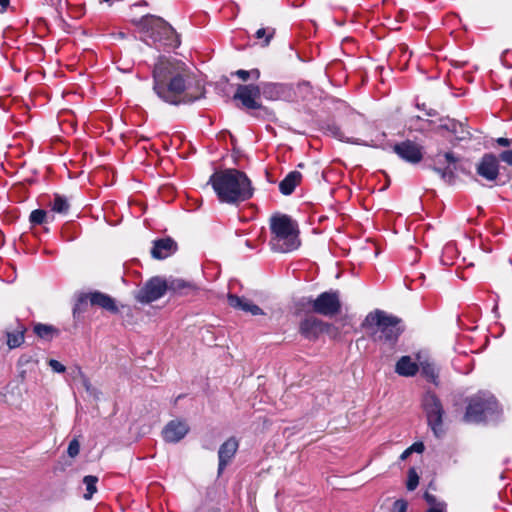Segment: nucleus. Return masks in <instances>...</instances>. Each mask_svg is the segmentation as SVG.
<instances>
[{
    "mask_svg": "<svg viewBox=\"0 0 512 512\" xmlns=\"http://www.w3.org/2000/svg\"><path fill=\"white\" fill-rule=\"evenodd\" d=\"M152 76L153 91L168 104H190L204 97L203 84L192 77L180 61L160 57Z\"/></svg>",
    "mask_w": 512,
    "mask_h": 512,
    "instance_id": "obj_1",
    "label": "nucleus"
},
{
    "mask_svg": "<svg viewBox=\"0 0 512 512\" xmlns=\"http://www.w3.org/2000/svg\"><path fill=\"white\" fill-rule=\"evenodd\" d=\"M220 202L238 204L253 195L251 181L247 175L237 169H225L214 172L209 179Z\"/></svg>",
    "mask_w": 512,
    "mask_h": 512,
    "instance_id": "obj_2",
    "label": "nucleus"
},
{
    "mask_svg": "<svg viewBox=\"0 0 512 512\" xmlns=\"http://www.w3.org/2000/svg\"><path fill=\"white\" fill-rule=\"evenodd\" d=\"M363 327L371 331V336L375 342L388 349L395 346L404 330L400 318L379 309L370 312L366 316Z\"/></svg>",
    "mask_w": 512,
    "mask_h": 512,
    "instance_id": "obj_3",
    "label": "nucleus"
},
{
    "mask_svg": "<svg viewBox=\"0 0 512 512\" xmlns=\"http://www.w3.org/2000/svg\"><path fill=\"white\" fill-rule=\"evenodd\" d=\"M270 245L276 252L287 253L298 249L301 242L299 228L295 220L285 214L275 215L270 219Z\"/></svg>",
    "mask_w": 512,
    "mask_h": 512,
    "instance_id": "obj_4",
    "label": "nucleus"
},
{
    "mask_svg": "<svg viewBox=\"0 0 512 512\" xmlns=\"http://www.w3.org/2000/svg\"><path fill=\"white\" fill-rule=\"evenodd\" d=\"M147 28V36L156 47L175 48L180 41L175 30L167 22L155 16H146L143 19Z\"/></svg>",
    "mask_w": 512,
    "mask_h": 512,
    "instance_id": "obj_5",
    "label": "nucleus"
},
{
    "mask_svg": "<svg viewBox=\"0 0 512 512\" xmlns=\"http://www.w3.org/2000/svg\"><path fill=\"white\" fill-rule=\"evenodd\" d=\"M499 413L497 400L493 396L476 395L470 398L464 420L468 423H479Z\"/></svg>",
    "mask_w": 512,
    "mask_h": 512,
    "instance_id": "obj_6",
    "label": "nucleus"
},
{
    "mask_svg": "<svg viewBox=\"0 0 512 512\" xmlns=\"http://www.w3.org/2000/svg\"><path fill=\"white\" fill-rule=\"evenodd\" d=\"M422 406L426 414L428 426L433 434L440 438L444 435L443 427L444 409L441 400L432 392H427L422 399Z\"/></svg>",
    "mask_w": 512,
    "mask_h": 512,
    "instance_id": "obj_7",
    "label": "nucleus"
},
{
    "mask_svg": "<svg viewBox=\"0 0 512 512\" xmlns=\"http://www.w3.org/2000/svg\"><path fill=\"white\" fill-rule=\"evenodd\" d=\"M308 305L316 314L334 317L341 312L342 308L340 292L338 290L322 292L315 299L309 298Z\"/></svg>",
    "mask_w": 512,
    "mask_h": 512,
    "instance_id": "obj_8",
    "label": "nucleus"
},
{
    "mask_svg": "<svg viewBox=\"0 0 512 512\" xmlns=\"http://www.w3.org/2000/svg\"><path fill=\"white\" fill-rule=\"evenodd\" d=\"M88 302H90L91 305L99 306L102 309L107 310L108 312L113 314H116L119 311L114 298H112L108 294L95 291L91 293L82 294L79 296L78 301L73 308L74 317L84 312V306Z\"/></svg>",
    "mask_w": 512,
    "mask_h": 512,
    "instance_id": "obj_9",
    "label": "nucleus"
},
{
    "mask_svg": "<svg viewBox=\"0 0 512 512\" xmlns=\"http://www.w3.org/2000/svg\"><path fill=\"white\" fill-rule=\"evenodd\" d=\"M457 161V157L452 152L438 153L432 158V169L445 183L452 184L455 181Z\"/></svg>",
    "mask_w": 512,
    "mask_h": 512,
    "instance_id": "obj_10",
    "label": "nucleus"
},
{
    "mask_svg": "<svg viewBox=\"0 0 512 512\" xmlns=\"http://www.w3.org/2000/svg\"><path fill=\"white\" fill-rule=\"evenodd\" d=\"M167 292L166 280L155 276L149 279L136 293L135 298L142 304H149L165 295Z\"/></svg>",
    "mask_w": 512,
    "mask_h": 512,
    "instance_id": "obj_11",
    "label": "nucleus"
},
{
    "mask_svg": "<svg viewBox=\"0 0 512 512\" xmlns=\"http://www.w3.org/2000/svg\"><path fill=\"white\" fill-rule=\"evenodd\" d=\"M261 90L258 85L240 84L236 88L234 100L241 102L243 108L247 110H257L262 108L260 102Z\"/></svg>",
    "mask_w": 512,
    "mask_h": 512,
    "instance_id": "obj_12",
    "label": "nucleus"
},
{
    "mask_svg": "<svg viewBox=\"0 0 512 512\" xmlns=\"http://www.w3.org/2000/svg\"><path fill=\"white\" fill-rule=\"evenodd\" d=\"M393 151L403 160L411 164L419 163L423 158V148L410 140L397 143L393 146Z\"/></svg>",
    "mask_w": 512,
    "mask_h": 512,
    "instance_id": "obj_13",
    "label": "nucleus"
},
{
    "mask_svg": "<svg viewBox=\"0 0 512 512\" xmlns=\"http://www.w3.org/2000/svg\"><path fill=\"white\" fill-rule=\"evenodd\" d=\"M329 324L314 315L306 316L299 325L301 335L309 340H315L329 328Z\"/></svg>",
    "mask_w": 512,
    "mask_h": 512,
    "instance_id": "obj_14",
    "label": "nucleus"
},
{
    "mask_svg": "<svg viewBox=\"0 0 512 512\" xmlns=\"http://www.w3.org/2000/svg\"><path fill=\"white\" fill-rule=\"evenodd\" d=\"M477 174L492 182L499 175V159L492 153L484 154L476 167Z\"/></svg>",
    "mask_w": 512,
    "mask_h": 512,
    "instance_id": "obj_15",
    "label": "nucleus"
},
{
    "mask_svg": "<svg viewBox=\"0 0 512 512\" xmlns=\"http://www.w3.org/2000/svg\"><path fill=\"white\" fill-rule=\"evenodd\" d=\"M189 429L185 421L172 420L167 423L162 431L163 439L168 443H177L187 435Z\"/></svg>",
    "mask_w": 512,
    "mask_h": 512,
    "instance_id": "obj_16",
    "label": "nucleus"
},
{
    "mask_svg": "<svg viewBox=\"0 0 512 512\" xmlns=\"http://www.w3.org/2000/svg\"><path fill=\"white\" fill-rule=\"evenodd\" d=\"M239 447L236 438L230 437L219 448L218 451V474H221L225 467L231 462Z\"/></svg>",
    "mask_w": 512,
    "mask_h": 512,
    "instance_id": "obj_17",
    "label": "nucleus"
},
{
    "mask_svg": "<svg viewBox=\"0 0 512 512\" xmlns=\"http://www.w3.org/2000/svg\"><path fill=\"white\" fill-rule=\"evenodd\" d=\"M177 251V243L171 238H163L154 241L151 255L155 259H165Z\"/></svg>",
    "mask_w": 512,
    "mask_h": 512,
    "instance_id": "obj_18",
    "label": "nucleus"
},
{
    "mask_svg": "<svg viewBox=\"0 0 512 512\" xmlns=\"http://www.w3.org/2000/svg\"><path fill=\"white\" fill-rule=\"evenodd\" d=\"M227 299L228 304L235 309L250 313L252 315L263 314L262 309L259 306L246 298L239 297L234 294H228Z\"/></svg>",
    "mask_w": 512,
    "mask_h": 512,
    "instance_id": "obj_19",
    "label": "nucleus"
},
{
    "mask_svg": "<svg viewBox=\"0 0 512 512\" xmlns=\"http://www.w3.org/2000/svg\"><path fill=\"white\" fill-rule=\"evenodd\" d=\"M261 95L268 100H278L286 96L289 92V86L279 83H262L260 86Z\"/></svg>",
    "mask_w": 512,
    "mask_h": 512,
    "instance_id": "obj_20",
    "label": "nucleus"
},
{
    "mask_svg": "<svg viewBox=\"0 0 512 512\" xmlns=\"http://www.w3.org/2000/svg\"><path fill=\"white\" fill-rule=\"evenodd\" d=\"M302 174L298 171L289 172L286 177L279 183V190L283 195H290L300 184Z\"/></svg>",
    "mask_w": 512,
    "mask_h": 512,
    "instance_id": "obj_21",
    "label": "nucleus"
},
{
    "mask_svg": "<svg viewBox=\"0 0 512 512\" xmlns=\"http://www.w3.org/2000/svg\"><path fill=\"white\" fill-rule=\"evenodd\" d=\"M26 330V327L22 323L17 322L13 330L6 332L7 345L9 348L14 349L22 345Z\"/></svg>",
    "mask_w": 512,
    "mask_h": 512,
    "instance_id": "obj_22",
    "label": "nucleus"
},
{
    "mask_svg": "<svg viewBox=\"0 0 512 512\" xmlns=\"http://www.w3.org/2000/svg\"><path fill=\"white\" fill-rule=\"evenodd\" d=\"M167 291L178 293L181 295L188 294L189 291L195 289L193 283L180 278H170L166 280Z\"/></svg>",
    "mask_w": 512,
    "mask_h": 512,
    "instance_id": "obj_23",
    "label": "nucleus"
},
{
    "mask_svg": "<svg viewBox=\"0 0 512 512\" xmlns=\"http://www.w3.org/2000/svg\"><path fill=\"white\" fill-rule=\"evenodd\" d=\"M395 370L401 376L410 377L418 372L419 367L409 356H403L396 363Z\"/></svg>",
    "mask_w": 512,
    "mask_h": 512,
    "instance_id": "obj_24",
    "label": "nucleus"
},
{
    "mask_svg": "<svg viewBox=\"0 0 512 512\" xmlns=\"http://www.w3.org/2000/svg\"><path fill=\"white\" fill-rule=\"evenodd\" d=\"M441 128L446 129L451 134L455 136V138L459 141L464 140L469 137L470 133L465 127L464 124L457 122L455 120H448L446 123L440 126Z\"/></svg>",
    "mask_w": 512,
    "mask_h": 512,
    "instance_id": "obj_25",
    "label": "nucleus"
},
{
    "mask_svg": "<svg viewBox=\"0 0 512 512\" xmlns=\"http://www.w3.org/2000/svg\"><path fill=\"white\" fill-rule=\"evenodd\" d=\"M34 333L39 338L50 341L59 335V330L53 325L38 323L34 325Z\"/></svg>",
    "mask_w": 512,
    "mask_h": 512,
    "instance_id": "obj_26",
    "label": "nucleus"
},
{
    "mask_svg": "<svg viewBox=\"0 0 512 512\" xmlns=\"http://www.w3.org/2000/svg\"><path fill=\"white\" fill-rule=\"evenodd\" d=\"M50 207L53 212L67 214L70 208V204L66 197L55 194L53 201L50 203Z\"/></svg>",
    "mask_w": 512,
    "mask_h": 512,
    "instance_id": "obj_27",
    "label": "nucleus"
},
{
    "mask_svg": "<svg viewBox=\"0 0 512 512\" xmlns=\"http://www.w3.org/2000/svg\"><path fill=\"white\" fill-rule=\"evenodd\" d=\"M98 482V477L93 475H87L83 478V483L86 486V493L84 494V498L89 500L96 493L97 487L96 484Z\"/></svg>",
    "mask_w": 512,
    "mask_h": 512,
    "instance_id": "obj_28",
    "label": "nucleus"
},
{
    "mask_svg": "<svg viewBox=\"0 0 512 512\" xmlns=\"http://www.w3.org/2000/svg\"><path fill=\"white\" fill-rule=\"evenodd\" d=\"M29 220L33 225H41L47 222V212L42 209L33 210L29 216Z\"/></svg>",
    "mask_w": 512,
    "mask_h": 512,
    "instance_id": "obj_29",
    "label": "nucleus"
},
{
    "mask_svg": "<svg viewBox=\"0 0 512 512\" xmlns=\"http://www.w3.org/2000/svg\"><path fill=\"white\" fill-rule=\"evenodd\" d=\"M421 373L433 383H435L436 379L438 378V373L434 365L430 363L421 364Z\"/></svg>",
    "mask_w": 512,
    "mask_h": 512,
    "instance_id": "obj_30",
    "label": "nucleus"
},
{
    "mask_svg": "<svg viewBox=\"0 0 512 512\" xmlns=\"http://www.w3.org/2000/svg\"><path fill=\"white\" fill-rule=\"evenodd\" d=\"M275 29L274 28H260L256 31L255 37L257 39H263L264 38V46H267L270 42V40L274 37Z\"/></svg>",
    "mask_w": 512,
    "mask_h": 512,
    "instance_id": "obj_31",
    "label": "nucleus"
},
{
    "mask_svg": "<svg viewBox=\"0 0 512 512\" xmlns=\"http://www.w3.org/2000/svg\"><path fill=\"white\" fill-rule=\"evenodd\" d=\"M419 484V476L415 470V468H410L408 471V479H407V489L409 491H413Z\"/></svg>",
    "mask_w": 512,
    "mask_h": 512,
    "instance_id": "obj_32",
    "label": "nucleus"
},
{
    "mask_svg": "<svg viewBox=\"0 0 512 512\" xmlns=\"http://www.w3.org/2000/svg\"><path fill=\"white\" fill-rule=\"evenodd\" d=\"M80 452V443L77 439L70 441L67 449V453L71 458L76 457Z\"/></svg>",
    "mask_w": 512,
    "mask_h": 512,
    "instance_id": "obj_33",
    "label": "nucleus"
},
{
    "mask_svg": "<svg viewBox=\"0 0 512 512\" xmlns=\"http://www.w3.org/2000/svg\"><path fill=\"white\" fill-rule=\"evenodd\" d=\"M407 502L403 499L396 500L393 504V512H406Z\"/></svg>",
    "mask_w": 512,
    "mask_h": 512,
    "instance_id": "obj_34",
    "label": "nucleus"
},
{
    "mask_svg": "<svg viewBox=\"0 0 512 512\" xmlns=\"http://www.w3.org/2000/svg\"><path fill=\"white\" fill-rule=\"evenodd\" d=\"M499 161H503L504 163L512 166V150H505L499 154L497 157Z\"/></svg>",
    "mask_w": 512,
    "mask_h": 512,
    "instance_id": "obj_35",
    "label": "nucleus"
},
{
    "mask_svg": "<svg viewBox=\"0 0 512 512\" xmlns=\"http://www.w3.org/2000/svg\"><path fill=\"white\" fill-rule=\"evenodd\" d=\"M49 366L52 368L53 371L57 373H63L66 370L63 364L54 359H51L49 361Z\"/></svg>",
    "mask_w": 512,
    "mask_h": 512,
    "instance_id": "obj_36",
    "label": "nucleus"
},
{
    "mask_svg": "<svg viewBox=\"0 0 512 512\" xmlns=\"http://www.w3.org/2000/svg\"><path fill=\"white\" fill-rule=\"evenodd\" d=\"M329 131L331 132V134L336 137L337 139L339 140H344L345 137H344V134L343 132L340 130L339 127L335 126V125H332V126H329L328 127Z\"/></svg>",
    "mask_w": 512,
    "mask_h": 512,
    "instance_id": "obj_37",
    "label": "nucleus"
},
{
    "mask_svg": "<svg viewBox=\"0 0 512 512\" xmlns=\"http://www.w3.org/2000/svg\"><path fill=\"white\" fill-rule=\"evenodd\" d=\"M424 499L426 500V502L431 505V507H434L438 504H440L441 502H437L436 500V497L428 492H426L424 494Z\"/></svg>",
    "mask_w": 512,
    "mask_h": 512,
    "instance_id": "obj_38",
    "label": "nucleus"
},
{
    "mask_svg": "<svg viewBox=\"0 0 512 512\" xmlns=\"http://www.w3.org/2000/svg\"><path fill=\"white\" fill-rule=\"evenodd\" d=\"M234 74L244 82L250 79V74L248 70L240 69L237 70Z\"/></svg>",
    "mask_w": 512,
    "mask_h": 512,
    "instance_id": "obj_39",
    "label": "nucleus"
},
{
    "mask_svg": "<svg viewBox=\"0 0 512 512\" xmlns=\"http://www.w3.org/2000/svg\"><path fill=\"white\" fill-rule=\"evenodd\" d=\"M410 451L413 453V452H416V453H422L425 449V446L422 442H415L414 444H412L410 447H409Z\"/></svg>",
    "mask_w": 512,
    "mask_h": 512,
    "instance_id": "obj_40",
    "label": "nucleus"
},
{
    "mask_svg": "<svg viewBox=\"0 0 512 512\" xmlns=\"http://www.w3.org/2000/svg\"><path fill=\"white\" fill-rule=\"evenodd\" d=\"M426 512H447L446 503H440L434 507H430Z\"/></svg>",
    "mask_w": 512,
    "mask_h": 512,
    "instance_id": "obj_41",
    "label": "nucleus"
},
{
    "mask_svg": "<svg viewBox=\"0 0 512 512\" xmlns=\"http://www.w3.org/2000/svg\"><path fill=\"white\" fill-rule=\"evenodd\" d=\"M496 142L498 143V145L500 146H503V147H508L512 144V139H509V138H504V137H500L496 140Z\"/></svg>",
    "mask_w": 512,
    "mask_h": 512,
    "instance_id": "obj_42",
    "label": "nucleus"
},
{
    "mask_svg": "<svg viewBox=\"0 0 512 512\" xmlns=\"http://www.w3.org/2000/svg\"><path fill=\"white\" fill-rule=\"evenodd\" d=\"M30 362H32V358L29 357V356H21L18 360V365L19 366H23V365H27L29 364Z\"/></svg>",
    "mask_w": 512,
    "mask_h": 512,
    "instance_id": "obj_43",
    "label": "nucleus"
},
{
    "mask_svg": "<svg viewBox=\"0 0 512 512\" xmlns=\"http://www.w3.org/2000/svg\"><path fill=\"white\" fill-rule=\"evenodd\" d=\"M250 79L258 80L260 77V71L258 69L249 70Z\"/></svg>",
    "mask_w": 512,
    "mask_h": 512,
    "instance_id": "obj_44",
    "label": "nucleus"
},
{
    "mask_svg": "<svg viewBox=\"0 0 512 512\" xmlns=\"http://www.w3.org/2000/svg\"><path fill=\"white\" fill-rule=\"evenodd\" d=\"M9 4H10V0H0V6H1L0 12L1 13L5 12L9 6Z\"/></svg>",
    "mask_w": 512,
    "mask_h": 512,
    "instance_id": "obj_45",
    "label": "nucleus"
},
{
    "mask_svg": "<svg viewBox=\"0 0 512 512\" xmlns=\"http://www.w3.org/2000/svg\"><path fill=\"white\" fill-rule=\"evenodd\" d=\"M412 454V452L410 451L409 448H407L406 450L403 451V453L400 455V459L402 461L406 460L410 455Z\"/></svg>",
    "mask_w": 512,
    "mask_h": 512,
    "instance_id": "obj_46",
    "label": "nucleus"
},
{
    "mask_svg": "<svg viewBox=\"0 0 512 512\" xmlns=\"http://www.w3.org/2000/svg\"><path fill=\"white\" fill-rule=\"evenodd\" d=\"M83 383H84L85 388H86L87 390H89V388H90V383H89V381H88L87 379H84Z\"/></svg>",
    "mask_w": 512,
    "mask_h": 512,
    "instance_id": "obj_47",
    "label": "nucleus"
},
{
    "mask_svg": "<svg viewBox=\"0 0 512 512\" xmlns=\"http://www.w3.org/2000/svg\"><path fill=\"white\" fill-rule=\"evenodd\" d=\"M400 49H401V51H402L403 55H406V54L408 53V51H407V47H405V46H400Z\"/></svg>",
    "mask_w": 512,
    "mask_h": 512,
    "instance_id": "obj_48",
    "label": "nucleus"
},
{
    "mask_svg": "<svg viewBox=\"0 0 512 512\" xmlns=\"http://www.w3.org/2000/svg\"><path fill=\"white\" fill-rule=\"evenodd\" d=\"M20 377H21L22 379H25V371H21V372H20Z\"/></svg>",
    "mask_w": 512,
    "mask_h": 512,
    "instance_id": "obj_49",
    "label": "nucleus"
},
{
    "mask_svg": "<svg viewBox=\"0 0 512 512\" xmlns=\"http://www.w3.org/2000/svg\"><path fill=\"white\" fill-rule=\"evenodd\" d=\"M435 114H436V113H435V111H433V112H432V111L428 112V115H429V116H434Z\"/></svg>",
    "mask_w": 512,
    "mask_h": 512,
    "instance_id": "obj_50",
    "label": "nucleus"
}]
</instances>
